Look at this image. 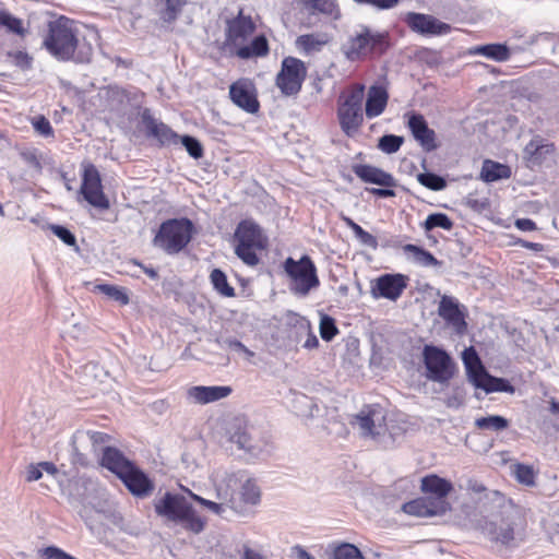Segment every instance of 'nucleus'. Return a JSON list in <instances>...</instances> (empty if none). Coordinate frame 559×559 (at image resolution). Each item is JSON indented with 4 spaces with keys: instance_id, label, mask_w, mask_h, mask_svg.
<instances>
[{
    "instance_id": "nucleus-40",
    "label": "nucleus",
    "mask_w": 559,
    "mask_h": 559,
    "mask_svg": "<svg viewBox=\"0 0 559 559\" xmlns=\"http://www.w3.org/2000/svg\"><path fill=\"white\" fill-rule=\"evenodd\" d=\"M211 284L223 297H235V288L229 285L226 274L221 269H214L210 274Z\"/></svg>"
},
{
    "instance_id": "nucleus-37",
    "label": "nucleus",
    "mask_w": 559,
    "mask_h": 559,
    "mask_svg": "<svg viewBox=\"0 0 559 559\" xmlns=\"http://www.w3.org/2000/svg\"><path fill=\"white\" fill-rule=\"evenodd\" d=\"M74 441L80 443H91L92 450L96 453L100 447L109 441V436L102 431H76L74 433Z\"/></svg>"
},
{
    "instance_id": "nucleus-60",
    "label": "nucleus",
    "mask_w": 559,
    "mask_h": 559,
    "mask_svg": "<svg viewBox=\"0 0 559 559\" xmlns=\"http://www.w3.org/2000/svg\"><path fill=\"white\" fill-rule=\"evenodd\" d=\"M358 3L370 4L379 10H386L395 7L400 0H355Z\"/></svg>"
},
{
    "instance_id": "nucleus-14",
    "label": "nucleus",
    "mask_w": 559,
    "mask_h": 559,
    "mask_svg": "<svg viewBox=\"0 0 559 559\" xmlns=\"http://www.w3.org/2000/svg\"><path fill=\"white\" fill-rule=\"evenodd\" d=\"M407 276L400 273L383 274L371 282L370 294L374 299L396 301L407 287Z\"/></svg>"
},
{
    "instance_id": "nucleus-41",
    "label": "nucleus",
    "mask_w": 559,
    "mask_h": 559,
    "mask_svg": "<svg viewBox=\"0 0 559 559\" xmlns=\"http://www.w3.org/2000/svg\"><path fill=\"white\" fill-rule=\"evenodd\" d=\"M423 227L426 231H430L437 227L451 230L453 228V222L444 213H433L427 216Z\"/></svg>"
},
{
    "instance_id": "nucleus-9",
    "label": "nucleus",
    "mask_w": 559,
    "mask_h": 559,
    "mask_svg": "<svg viewBox=\"0 0 559 559\" xmlns=\"http://www.w3.org/2000/svg\"><path fill=\"white\" fill-rule=\"evenodd\" d=\"M518 520L516 512L507 511L493 520L486 521L481 526V532L496 545L514 547L516 545L515 527L518 526Z\"/></svg>"
},
{
    "instance_id": "nucleus-8",
    "label": "nucleus",
    "mask_w": 559,
    "mask_h": 559,
    "mask_svg": "<svg viewBox=\"0 0 559 559\" xmlns=\"http://www.w3.org/2000/svg\"><path fill=\"white\" fill-rule=\"evenodd\" d=\"M423 361L426 369L425 377L429 381L448 384L455 374V362L442 348L425 345Z\"/></svg>"
},
{
    "instance_id": "nucleus-5",
    "label": "nucleus",
    "mask_w": 559,
    "mask_h": 559,
    "mask_svg": "<svg viewBox=\"0 0 559 559\" xmlns=\"http://www.w3.org/2000/svg\"><path fill=\"white\" fill-rule=\"evenodd\" d=\"M289 290L297 297H306L320 285L317 267L307 254L299 260L287 258L283 264Z\"/></svg>"
},
{
    "instance_id": "nucleus-49",
    "label": "nucleus",
    "mask_w": 559,
    "mask_h": 559,
    "mask_svg": "<svg viewBox=\"0 0 559 559\" xmlns=\"http://www.w3.org/2000/svg\"><path fill=\"white\" fill-rule=\"evenodd\" d=\"M332 559H365V557L355 545L344 543L334 548Z\"/></svg>"
},
{
    "instance_id": "nucleus-42",
    "label": "nucleus",
    "mask_w": 559,
    "mask_h": 559,
    "mask_svg": "<svg viewBox=\"0 0 559 559\" xmlns=\"http://www.w3.org/2000/svg\"><path fill=\"white\" fill-rule=\"evenodd\" d=\"M260 497H261L260 489L257 486L255 481L250 478L246 479L243 481V484L241 485V490H240L241 501L246 504L253 506V504L259 503Z\"/></svg>"
},
{
    "instance_id": "nucleus-21",
    "label": "nucleus",
    "mask_w": 559,
    "mask_h": 559,
    "mask_svg": "<svg viewBox=\"0 0 559 559\" xmlns=\"http://www.w3.org/2000/svg\"><path fill=\"white\" fill-rule=\"evenodd\" d=\"M407 127L414 139L426 152L435 151L438 147V143L436 142V132L428 127L423 115H411L407 121Z\"/></svg>"
},
{
    "instance_id": "nucleus-53",
    "label": "nucleus",
    "mask_w": 559,
    "mask_h": 559,
    "mask_svg": "<svg viewBox=\"0 0 559 559\" xmlns=\"http://www.w3.org/2000/svg\"><path fill=\"white\" fill-rule=\"evenodd\" d=\"M181 143L189 153V155L195 159L203 156V147L199 140L190 135H183Z\"/></svg>"
},
{
    "instance_id": "nucleus-56",
    "label": "nucleus",
    "mask_w": 559,
    "mask_h": 559,
    "mask_svg": "<svg viewBox=\"0 0 559 559\" xmlns=\"http://www.w3.org/2000/svg\"><path fill=\"white\" fill-rule=\"evenodd\" d=\"M84 444L85 443L75 442L74 441V435L72 436V439H71V447H72V457H71V461H72V463L74 465L87 466L88 463H90L86 454L81 451V448Z\"/></svg>"
},
{
    "instance_id": "nucleus-19",
    "label": "nucleus",
    "mask_w": 559,
    "mask_h": 559,
    "mask_svg": "<svg viewBox=\"0 0 559 559\" xmlns=\"http://www.w3.org/2000/svg\"><path fill=\"white\" fill-rule=\"evenodd\" d=\"M255 31V24L251 16L239 14L227 23V41L235 47L242 45Z\"/></svg>"
},
{
    "instance_id": "nucleus-6",
    "label": "nucleus",
    "mask_w": 559,
    "mask_h": 559,
    "mask_svg": "<svg viewBox=\"0 0 559 559\" xmlns=\"http://www.w3.org/2000/svg\"><path fill=\"white\" fill-rule=\"evenodd\" d=\"M193 224L188 218H173L163 222L153 239V245L167 254L180 252L190 242Z\"/></svg>"
},
{
    "instance_id": "nucleus-39",
    "label": "nucleus",
    "mask_w": 559,
    "mask_h": 559,
    "mask_svg": "<svg viewBox=\"0 0 559 559\" xmlns=\"http://www.w3.org/2000/svg\"><path fill=\"white\" fill-rule=\"evenodd\" d=\"M342 221L346 224L348 228L352 229L356 239L368 248L376 250L378 248L377 238L370 233L366 231L360 225L355 223L350 217L342 216Z\"/></svg>"
},
{
    "instance_id": "nucleus-25",
    "label": "nucleus",
    "mask_w": 559,
    "mask_h": 559,
    "mask_svg": "<svg viewBox=\"0 0 559 559\" xmlns=\"http://www.w3.org/2000/svg\"><path fill=\"white\" fill-rule=\"evenodd\" d=\"M389 93L382 85H372L367 93L365 114L368 119L379 117L386 108Z\"/></svg>"
},
{
    "instance_id": "nucleus-48",
    "label": "nucleus",
    "mask_w": 559,
    "mask_h": 559,
    "mask_svg": "<svg viewBox=\"0 0 559 559\" xmlns=\"http://www.w3.org/2000/svg\"><path fill=\"white\" fill-rule=\"evenodd\" d=\"M0 26L16 35L24 34L22 21L4 10L0 11Z\"/></svg>"
},
{
    "instance_id": "nucleus-16",
    "label": "nucleus",
    "mask_w": 559,
    "mask_h": 559,
    "mask_svg": "<svg viewBox=\"0 0 559 559\" xmlns=\"http://www.w3.org/2000/svg\"><path fill=\"white\" fill-rule=\"evenodd\" d=\"M405 22L412 31L427 36L443 35L451 29L449 24L429 14L409 12L406 14Z\"/></svg>"
},
{
    "instance_id": "nucleus-20",
    "label": "nucleus",
    "mask_w": 559,
    "mask_h": 559,
    "mask_svg": "<svg viewBox=\"0 0 559 559\" xmlns=\"http://www.w3.org/2000/svg\"><path fill=\"white\" fill-rule=\"evenodd\" d=\"M331 40L332 36L326 32H312L297 36L294 47L298 53L308 57L320 53Z\"/></svg>"
},
{
    "instance_id": "nucleus-23",
    "label": "nucleus",
    "mask_w": 559,
    "mask_h": 559,
    "mask_svg": "<svg viewBox=\"0 0 559 559\" xmlns=\"http://www.w3.org/2000/svg\"><path fill=\"white\" fill-rule=\"evenodd\" d=\"M229 95L231 100L247 112L254 114L259 110V102L252 85L248 81L240 80L233 83L229 88Z\"/></svg>"
},
{
    "instance_id": "nucleus-62",
    "label": "nucleus",
    "mask_w": 559,
    "mask_h": 559,
    "mask_svg": "<svg viewBox=\"0 0 559 559\" xmlns=\"http://www.w3.org/2000/svg\"><path fill=\"white\" fill-rule=\"evenodd\" d=\"M94 511L102 518L109 520L115 525H118L122 521L121 515L112 509H95Z\"/></svg>"
},
{
    "instance_id": "nucleus-12",
    "label": "nucleus",
    "mask_w": 559,
    "mask_h": 559,
    "mask_svg": "<svg viewBox=\"0 0 559 559\" xmlns=\"http://www.w3.org/2000/svg\"><path fill=\"white\" fill-rule=\"evenodd\" d=\"M80 191L84 199L94 207L99 210L109 209L110 203L103 192L99 171L94 165H88L84 168Z\"/></svg>"
},
{
    "instance_id": "nucleus-15",
    "label": "nucleus",
    "mask_w": 559,
    "mask_h": 559,
    "mask_svg": "<svg viewBox=\"0 0 559 559\" xmlns=\"http://www.w3.org/2000/svg\"><path fill=\"white\" fill-rule=\"evenodd\" d=\"M420 490L431 502L441 506L443 513L451 510V504L447 500L448 495L453 490L451 481L436 474H430L421 478Z\"/></svg>"
},
{
    "instance_id": "nucleus-43",
    "label": "nucleus",
    "mask_w": 559,
    "mask_h": 559,
    "mask_svg": "<svg viewBox=\"0 0 559 559\" xmlns=\"http://www.w3.org/2000/svg\"><path fill=\"white\" fill-rule=\"evenodd\" d=\"M475 425L479 429L499 431L509 426V421L499 415H491L487 417L477 418Z\"/></svg>"
},
{
    "instance_id": "nucleus-63",
    "label": "nucleus",
    "mask_w": 559,
    "mask_h": 559,
    "mask_svg": "<svg viewBox=\"0 0 559 559\" xmlns=\"http://www.w3.org/2000/svg\"><path fill=\"white\" fill-rule=\"evenodd\" d=\"M43 476V473H41V468H40V463L38 464H29L26 468V481L31 483V481H36L38 479H40Z\"/></svg>"
},
{
    "instance_id": "nucleus-27",
    "label": "nucleus",
    "mask_w": 559,
    "mask_h": 559,
    "mask_svg": "<svg viewBox=\"0 0 559 559\" xmlns=\"http://www.w3.org/2000/svg\"><path fill=\"white\" fill-rule=\"evenodd\" d=\"M100 464L118 477H122V474L133 465L121 451L112 447H105L103 449Z\"/></svg>"
},
{
    "instance_id": "nucleus-36",
    "label": "nucleus",
    "mask_w": 559,
    "mask_h": 559,
    "mask_svg": "<svg viewBox=\"0 0 559 559\" xmlns=\"http://www.w3.org/2000/svg\"><path fill=\"white\" fill-rule=\"evenodd\" d=\"M309 13H321L324 15L336 17L337 5L334 0H297Z\"/></svg>"
},
{
    "instance_id": "nucleus-7",
    "label": "nucleus",
    "mask_w": 559,
    "mask_h": 559,
    "mask_svg": "<svg viewBox=\"0 0 559 559\" xmlns=\"http://www.w3.org/2000/svg\"><path fill=\"white\" fill-rule=\"evenodd\" d=\"M365 86L355 85L346 95L338 98L337 118L342 131L353 136L364 122L362 100Z\"/></svg>"
},
{
    "instance_id": "nucleus-58",
    "label": "nucleus",
    "mask_w": 559,
    "mask_h": 559,
    "mask_svg": "<svg viewBox=\"0 0 559 559\" xmlns=\"http://www.w3.org/2000/svg\"><path fill=\"white\" fill-rule=\"evenodd\" d=\"M188 492V495L197 502H199L201 506L207 508L209 510H211L213 513L215 514H222L223 511H224V508H223V503H216L214 501H211V500H207V499H204L195 493H193L191 490L187 489L186 490Z\"/></svg>"
},
{
    "instance_id": "nucleus-59",
    "label": "nucleus",
    "mask_w": 559,
    "mask_h": 559,
    "mask_svg": "<svg viewBox=\"0 0 559 559\" xmlns=\"http://www.w3.org/2000/svg\"><path fill=\"white\" fill-rule=\"evenodd\" d=\"M40 556L44 559H75L62 549L56 546H48L40 550Z\"/></svg>"
},
{
    "instance_id": "nucleus-4",
    "label": "nucleus",
    "mask_w": 559,
    "mask_h": 559,
    "mask_svg": "<svg viewBox=\"0 0 559 559\" xmlns=\"http://www.w3.org/2000/svg\"><path fill=\"white\" fill-rule=\"evenodd\" d=\"M388 47L386 34L359 26L342 45V52L352 62L366 59L372 52H383Z\"/></svg>"
},
{
    "instance_id": "nucleus-54",
    "label": "nucleus",
    "mask_w": 559,
    "mask_h": 559,
    "mask_svg": "<svg viewBox=\"0 0 559 559\" xmlns=\"http://www.w3.org/2000/svg\"><path fill=\"white\" fill-rule=\"evenodd\" d=\"M49 229L53 233L55 236H57L66 245L71 246V247L76 246L75 236L67 227L61 226V225L51 224L49 226Z\"/></svg>"
},
{
    "instance_id": "nucleus-10",
    "label": "nucleus",
    "mask_w": 559,
    "mask_h": 559,
    "mask_svg": "<svg viewBox=\"0 0 559 559\" xmlns=\"http://www.w3.org/2000/svg\"><path fill=\"white\" fill-rule=\"evenodd\" d=\"M286 338L287 346H301L306 349L317 348L318 337L311 332L310 322L297 313L288 312L286 314Z\"/></svg>"
},
{
    "instance_id": "nucleus-24",
    "label": "nucleus",
    "mask_w": 559,
    "mask_h": 559,
    "mask_svg": "<svg viewBox=\"0 0 559 559\" xmlns=\"http://www.w3.org/2000/svg\"><path fill=\"white\" fill-rule=\"evenodd\" d=\"M402 511L416 518H432L444 515L441 506L433 503L427 497H419L402 506Z\"/></svg>"
},
{
    "instance_id": "nucleus-57",
    "label": "nucleus",
    "mask_w": 559,
    "mask_h": 559,
    "mask_svg": "<svg viewBox=\"0 0 559 559\" xmlns=\"http://www.w3.org/2000/svg\"><path fill=\"white\" fill-rule=\"evenodd\" d=\"M33 127L37 133L48 138L53 135V129L49 120L44 116H38L33 120Z\"/></svg>"
},
{
    "instance_id": "nucleus-52",
    "label": "nucleus",
    "mask_w": 559,
    "mask_h": 559,
    "mask_svg": "<svg viewBox=\"0 0 559 559\" xmlns=\"http://www.w3.org/2000/svg\"><path fill=\"white\" fill-rule=\"evenodd\" d=\"M165 2L166 8L162 14V19L165 22H173L181 12L183 5L186 4V0H165Z\"/></svg>"
},
{
    "instance_id": "nucleus-18",
    "label": "nucleus",
    "mask_w": 559,
    "mask_h": 559,
    "mask_svg": "<svg viewBox=\"0 0 559 559\" xmlns=\"http://www.w3.org/2000/svg\"><path fill=\"white\" fill-rule=\"evenodd\" d=\"M142 122L145 126L147 136L154 138L162 145H171L178 143V134L167 124L155 119L150 109H144L141 115Z\"/></svg>"
},
{
    "instance_id": "nucleus-26",
    "label": "nucleus",
    "mask_w": 559,
    "mask_h": 559,
    "mask_svg": "<svg viewBox=\"0 0 559 559\" xmlns=\"http://www.w3.org/2000/svg\"><path fill=\"white\" fill-rule=\"evenodd\" d=\"M354 173L364 182L380 187L395 186V180L391 174L371 165H357L354 167Z\"/></svg>"
},
{
    "instance_id": "nucleus-64",
    "label": "nucleus",
    "mask_w": 559,
    "mask_h": 559,
    "mask_svg": "<svg viewBox=\"0 0 559 559\" xmlns=\"http://www.w3.org/2000/svg\"><path fill=\"white\" fill-rule=\"evenodd\" d=\"M292 556L296 557V559H314L311 554L299 545L292 548Z\"/></svg>"
},
{
    "instance_id": "nucleus-45",
    "label": "nucleus",
    "mask_w": 559,
    "mask_h": 559,
    "mask_svg": "<svg viewBox=\"0 0 559 559\" xmlns=\"http://www.w3.org/2000/svg\"><path fill=\"white\" fill-rule=\"evenodd\" d=\"M417 181L432 190V191H441L447 187V181L443 177L436 175L433 173H420L417 175Z\"/></svg>"
},
{
    "instance_id": "nucleus-28",
    "label": "nucleus",
    "mask_w": 559,
    "mask_h": 559,
    "mask_svg": "<svg viewBox=\"0 0 559 559\" xmlns=\"http://www.w3.org/2000/svg\"><path fill=\"white\" fill-rule=\"evenodd\" d=\"M292 411L300 417L312 418L319 412L313 400L302 393L290 391L287 396Z\"/></svg>"
},
{
    "instance_id": "nucleus-33",
    "label": "nucleus",
    "mask_w": 559,
    "mask_h": 559,
    "mask_svg": "<svg viewBox=\"0 0 559 559\" xmlns=\"http://www.w3.org/2000/svg\"><path fill=\"white\" fill-rule=\"evenodd\" d=\"M463 362L465 365L468 379L474 384L483 374L486 373L481 361L474 348H467L463 352Z\"/></svg>"
},
{
    "instance_id": "nucleus-11",
    "label": "nucleus",
    "mask_w": 559,
    "mask_h": 559,
    "mask_svg": "<svg viewBox=\"0 0 559 559\" xmlns=\"http://www.w3.org/2000/svg\"><path fill=\"white\" fill-rule=\"evenodd\" d=\"M350 424L358 428L364 438H376L385 431V416L378 405L362 408Z\"/></svg>"
},
{
    "instance_id": "nucleus-46",
    "label": "nucleus",
    "mask_w": 559,
    "mask_h": 559,
    "mask_svg": "<svg viewBox=\"0 0 559 559\" xmlns=\"http://www.w3.org/2000/svg\"><path fill=\"white\" fill-rule=\"evenodd\" d=\"M230 441L237 444L238 449L245 450L250 454H257L258 449L252 443V437L247 430H237L230 436Z\"/></svg>"
},
{
    "instance_id": "nucleus-50",
    "label": "nucleus",
    "mask_w": 559,
    "mask_h": 559,
    "mask_svg": "<svg viewBox=\"0 0 559 559\" xmlns=\"http://www.w3.org/2000/svg\"><path fill=\"white\" fill-rule=\"evenodd\" d=\"M516 480L523 485L532 486L535 483V474L533 467L525 464H515L513 471Z\"/></svg>"
},
{
    "instance_id": "nucleus-29",
    "label": "nucleus",
    "mask_w": 559,
    "mask_h": 559,
    "mask_svg": "<svg viewBox=\"0 0 559 559\" xmlns=\"http://www.w3.org/2000/svg\"><path fill=\"white\" fill-rule=\"evenodd\" d=\"M524 151L533 162L542 163L546 156L555 154L556 146L537 135L526 144Z\"/></svg>"
},
{
    "instance_id": "nucleus-38",
    "label": "nucleus",
    "mask_w": 559,
    "mask_h": 559,
    "mask_svg": "<svg viewBox=\"0 0 559 559\" xmlns=\"http://www.w3.org/2000/svg\"><path fill=\"white\" fill-rule=\"evenodd\" d=\"M404 252L412 254V258L415 263L421 266H440L441 262L437 260L429 251L415 246V245H405L403 247Z\"/></svg>"
},
{
    "instance_id": "nucleus-1",
    "label": "nucleus",
    "mask_w": 559,
    "mask_h": 559,
    "mask_svg": "<svg viewBox=\"0 0 559 559\" xmlns=\"http://www.w3.org/2000/svg\"><path fill=\"white\" fill-rule=\"evenodd\" d=\"M43 46L59 61L87 63L93 56L92 45L79 38L74 22L64 16L49 22Z\"/></svg>"
},
{
    "instance_id": "nucleus-17",
    "label": "nucleus",
    "mask_w": 559,
    "mask_h": 559,
    "mask_svg": "<svg viewBox=\"0 0 559 559\" xmlns=\"http://www.w3.org/2000/svg\"><path fill=\"white\" fill-rule=\"evenodd\" d=\"M231 392L228 385H193L187 389L186 397L189 403L205 405L226 399Z\"/></svg>"
},
{
    "instance_id": "nucleus-30",
    "label": "nucleus",
    "mask_w": 559,
    "mask_h": 559,
    "mask_svg": "<svg viewBox=\"0 0 559 559\" xmlns=\"http://www.w3.org/2000/svg\"><path fill=\"white\" fill-rule=\"evenodd\" d=\"M269 52V44L263 35L257 36L249 45L237 47L236 56L240 59H251L264 57Z\"/></svg>"
},
{
    "instance_id": "nucleus-3",
    "label": "nucleus",
    "mask_w": 559,
    "mask_h": 559,
    "mask_svg": "<svg viewBox=\"0 0 559 559\" xmlns=\"http://www.w3.org/2000/svg\"><path fill=\"white\" fill-rule=\"evenodd\" d=\"M235 253L247 265L259 263L257 252L267 247V237L258 224L250 219L241 221L235 230Z\"/></svg>"
},
{
    "instance_id": "nucleus-31",
    "label": "nucleus",
    "mask_w": 559,
    "mask_h": 559,
    "mask_svg": "<svg viewBox=\"0 0 559 559\" xmlns=\"http://www.w3.org/2000/svg\"><path fill=\"white\" fill-rule=\"evenodd\" d=\"M469 53L480 55L497 62H504L510 58V50L506 44L475 46L469 50Z\"/></svg>"
},
{
    "instance_id": "nucleus-13",
    "label": "nucleus",
    "mask_w": 559,
    "mask_h": 559,
    "mask_svg": "<svg viewBox=\"0 0 559 559\" xmlns=\"http://www.w3.org/2000/svg\"><path fill=\"white\" fill-rule=\"evenodd\" d=\"M307 76L305 62L296 57H286L282 60V94L296 95L301 90Z\"/></svg>"
},
{
    "instance_id": "nucleus-51",
    "label": "nucleus",
    "mask_w": 559,
    "mask_h": 559,
    "mask_svg": "<svg viewBox=\"0 0 559 559\" xmlns=\"http://www.w3.org/2000/svg\"><path fill=\"white\" fill-rule=\"evenodd\" d=\"M320 335L321 337L330 342L338 333L335 320L328 314H323L320 320Z\"/></svg>"
},
{
    "instance_id": "nucleus-32",
    "label": "nucleus",
    "mask_w": 559,
    "mask_h": 559,
    "mask_svg": "<svg viewBox=\"0 0 559 559\" xmlns=\"http://www.w3.org/2000/svg\"><path fill=\"white\" fill-rule=\"evenodd\" d=\"M474 385L476 388L483 389L487 393L491 392H509L513 393L514 388L510 384V382L502 378H496L490 376L487 371L485 374L479 378Z\"/></svg>"
},
{
    "instance_id": "nucleus-47",
    "label": "nucleus",
    "mask_w": 559,
    "mask_h": 559,
    "mask_svg": "<svg viewBox=\"0 0 559 559\" xmlns=\"http://www.w3.org/2000/svg\"><path fill=\"white\" fill-rule=\"evenodd\" d=\"M403 143V136L385 134L379 139L378 148L385 154H394L401 148Z\"/></svg>"
},
{
    "instance_id": "nucleus-22",
    "label": "nucleus",
    "mask_w": 559,
    "mask_h": 559,
    "mask_svg": "<svg viewBox=\"0 0 559 559\" xmlns=\"http://www.w3.org/2000/svg\"><path fill=\"white\" fill-rule=\"evenodd\" d=\"M119 478L135 497H147L154 490L153 481L134 464Z\"/></svg>"
},
{
    "instance_id": "nucleus-44",
    "label": "nucleus",
    "mask_w": 559,
    "mask_h": 559,
    "mask_svg": "<svg viewBox=\"0 0 559 559\" xmlns=\"http://www.w3.org/2000/svg\"><path fill=\"white\" fill-rule=\"evenodd\" d=\"M96 288L100 293H103L104 295L108 296L110 299L119 302L122 306L128 305L130 301L126 289L122 287L109 284H99L96 286Z\"/></svg>"
},
{
    "instance_id": "nucleus-2",
    "label": "nucleus",
    "mask_w": 559,
    "mask_h": 559,
    "mask_svg": "<svg viewBox=\"0 0 559 559\" xmlns=\"http://www.w3.org/2000/svg\"><path fill=\"white\" fill-rule=\"evenodd\" d=\"M154 510L158 516L179 524L193 534H200L205 527V521L181 493L165 492L163 497L155 499Z\"/></svg>"
},
{
    "instance_id": "nucleus-34",
    "label": "nucleus",
    "mask_w": 559,
    "mask_h": 559,
    "mask_svg": "<svg viewBox=\"0 0 559 559\" xmlns=\"http://www.w3.org/2000/svg\"><path fill=\"white\" fill-rule=\"evenodd\" d=\"M438 314L449 323L456 324L463 320L459 305L453 297L443 295L439 302Z\"/></svg>"
},
{
    "instance_id": "nucleus-55",
    "label": "nucleus",
    "mask_w": 559,
    "mask_h": 559,
    "mask_svg": "<svg viewBox=\"0 0 559 559\" xmlns=\"http://www.w3.org/2000/svg\"><path fill=\"white\" fill-rule=\"evenodd\" d=\"M223 348H228L234 352L243 353L248 358L253 357L254 353L250 350L240 341L235 338H223L217 341Z\"/></svg>"
},
{
    "instance_id": "nucleus-35",
    "label": "nucleus",
    "mask_w": 559,
    "mask_h": 559,
    "mask_svg": "<svg viewBox=\"0 0 559 559\" xmlns=\"http://www.w3.org/2000/svg\"><path fill=\"white\" fill-rule=\"evenodd\" d=\"M511 176L509 166L496 163L492 160H485L480 171V178L486 182L497 181L499 179H507Z\"/></svg>"
},
{
    "instance_id": "nucleus-61",
    "label": "nucleus",
    "mask_w": 559,
    "mask_h": 559,
    "mask_svg": "<svg viewBox=\"0 0 559 559\" xmlns=\"http://www.w3.org/2000/svg\"><path fill=\"white\" fill-rule=\"evenodd\" d=\"M21 157H22L23 162L26 165H28L29 167H32V168H34L36 170H40L41 169L40 160L37 157L35 152H32V151L22 152L21 153Z\"/></svg>"
}]
</instances>
